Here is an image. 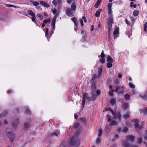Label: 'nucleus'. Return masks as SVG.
Instances as JSON below:
<instances>
[{
  "label": "nucleus",
  "instance_id": "f704fd0d",
  "mask_svg": "<svg viewBox=\"0 0 147 147\" xmlns=\"http://www.w3.org/2000/svg\"><path fill=\"white\" fill-rule=\"evenodd\" d=\"M100 2L101 0H98L97 3L94 5V7H97L99 5Z\"/></svg>",
  "mask_w": 147,
  "mask_h": 147
},
{
  "label": "nucleus",
  "instance_id": "0eeeda50",
  "mask_svg": "<svg viewBox=\"0 0 147 147\" xmlns=\"http://www.w3.org/2000/svg\"><path fill=\"white\" fill-rule=\"evenodd\" d=\"M100 56L101 58L100 60V62L102 63H104L105 62V59L104 58L105 57V55L104 54L103 50L102 51L101 53Z\"/></svg>",
  "mask_w": 147,
  "mask_h": 147
},
{
  "label": "nucleus",
  "instance_id": "39448f33",
  "mask_svg": "<svg viewBox=\"0 0 147 147\" xmlns=\"http://www.w3.org/2000/svg\"><path fill=\"white\" fill-rule=\"evenodd\" d=\"M19 123V119L18 118L13 119L12 121L13 127H16Z\"/></svg>",
  "mask_w": 147,
  "mask_h": 147
},
{
  "label": "nucleus",
  "instance_id": "c756f323",
  "mask_svg": "<svg viewBox=\"0 0 147 147\" xmlns=\"http://www.w3.org/2000/svg\"><path fill=\"white\" fill-rule=\"evenodd\" d=\"M119 32V29L117 28H116L113 32V35L115 36L116 34H117Z\"/></svg>",
  "mask_w": 147,
  "mask_h": 147
},
{
  "label": "nucleus",
  "instance_id": "5fc2aeb1",
  "mask_svg": "<svg viewBox=\"0 0 147 147\" xmlns=\"http://www.w3.org/2000/svg\"><path fill=\"white\" fill-rule=\"evenodd\" d=\"M101 24L100 23H99L98 24V28L96 29V30H97L98 31L99 30H100V28Z\"/></svg>",
  "mask_w": 147,
  "mask_h": 147
},
{
  "label": "nucleus",
  "instance_id": "ea45409f",
  "mask_svg": "<svg viewBox=\"0 0 147 147\" xmlns=\"http://www.w3.org/2000/svg\"><path fill=\"white\" fill-rule=\"evenodd\" d=\"M96 77H97V76L96 74H94V75H92V78L91 80V81H94L95 80V79L96 78Z\"/></svg>",
  "mask_w": 147,
  "mask_h": 147
},
{
  "label": "nucleus",
  "instance_id": "5701e85b",
  "mask_svg": "<svg viewBox=\"0 0 147 147\" xmlns=\"http://www.w3.org/2000/svg\"><path fill=\"white\" fill-rule=\"evenodd\" d=\"M146 94L143 95H140V96L141 97L143 98L144 99H147V92H146Z\"/></svg>",
  "mask_w": 147,
  "mask_h": 147
},
{
  "label": "nucleus",
  "instance_id": "37998d69",
  "mask_svg": "<svg viewBox=\"0 0 147 147\" xmlns=\"http://www.w3.org/2000/svg\"><path fill=\"white\" fill-rule=\"evenodd\" d=\"M107 121L109 122H110L111 121V119L110 115H107Z\"/></svg>",
  "mask_w": 147,
  "mask_h": 147
},
{
  "label": "nucleus",
  "instance_id": "a211bd4d",
  "mask_svg": "<svg viewBox=\"0 0 147 147\" xmlns=\"http://www.w3.org/2000/svg\"><path fill=\"white\" fill-rule=\"evenodd\" d=\"M102 71V68L100 67L98 69V77L100 78L101 76Z\"/></svg>",
  "mask_w": 147,
  "mask_h": 147
},
{
  "label": "nucleus",
  "instance_id": "3c124183",
  "mask_svg": "<svg viewBox=\"0 0 147 147\" xmlns=\"http://www.w3.org/2000/svg\"><path fill=\"white\" fill-rule=\"evenodd\" d=\"M97 96V95H96V94L92 93V97H93V98L94 99V100H95L96 99V97Z\"/></svg>",
  "mask_w": 147,
  "mask_h": 147
},
{
  "label": "nucleus",
  "instance_id": "bb28decb",
  "mask_svg": "<svg viewBox=\"0 0 147 147\" xmlns=\"http://www.w3.org/2000/svg\"><path fill=\"white\" fill-rule=\"evenodd\" d=\"M72 20L74 23L75 25L76 26L78 25V22L76 20V18H71Z\"/></svg>",
  "mask_w": 147,
  "mask_h": 147
},
{
  "label": "nucleus",
  "instance_id": "9d476101",
  "mask_svg": "<svg viewBox=\"0 0 147 147\" xmlns=\"http://www.w3.org/2000/svg\"><path fill=\"white\" fill-rule=\"evenodd\" d=\"M30 119H29L28 121L24 124V129H28L30 126Z\"/></svg>",
  "mask_w": 147,
  "mask_h": 147
},
{
  "label": "nucleus",
  "instance_id": "b1692460",
  "mask_svg": "<svg viewBox=\"0 0 147 147\" xmlns=\"http://www.w3.org/2000/svg\"><path fill=\"white\" fill-rule=\"evenodd\" d=\"M124 98L125 100H129L130 99V95L128 94H125Z\"/></svg>",
  "mask_w": 147,
  "mask_h": 147
},
{
  "label": "nucleus",
  "instance_id": "f8f14e48",
  "mask_svg": "<svg viewBox=\"0 0 147 147\" xmlns=\"http://www.w3.org/2000/svg\"><path fill=\"white\" fill-rule=\"evenodd\" d=\"M123 145L125 147H138L136 146H130L127 141H125L123 143Z\"/></svg>",
  "mask_w": 147,
  "mask_h": 147
},
{
  "label": "nucleus",
  "instance_id": "423d86ee",
  "mask_svg": "<svg viewBox=\"0 0 147 147\" xmlns=\"http://www.w3.org/2000/svg\"><path fill=\"white\" fill-rule=\"evenodd\" d=\"M73 10L71 9L68 8L66 11V14L69 16H74V12Z\"/></svg>",
  "mask_w": 147,
  "mask_h": 147
},
{
  "label": "nucleus",
  "instance_id": "680f3d73",
  "mask_svg": "<svg viewBox=\"0 0 147 147\" xmlns=\"http://www.w3.org/2000/svg\"><path fill=\"white\" fill-rule=\"evenodd\" d=\"M49 30L48 28H47L46 29V36H48V31H49Z\"/></svg>",
  "mask_w": 147,
  "mask_h": 147
},
{
  "label": "nucleus",
  "instance_id": "864d4df0",
  "mask_svg": "<svg viewBox=\"0 0 147 147\" xmlns=\"http://www.w3.org/2000/svg\"><path fill=\"white\" fill-rule=\"evenodd\" d=\"M120 88V87L117 86L116 87V88L115 89V92H117L118 90Z\"/></svg>",
  "mask_w": 147,
  "mask_h": 147
},
{
  "label": "nucleus",
  "instance_id": "f03ea898",
  "mask_svg": "<svg viewBox=\"0 0 147 147\" xmlns=\"http://www.w3.org/2000/svg\"><path fill=\"white\" fill-rule=\"evenodd\" d=\"M87 94L86 93H84L83 95V100L82 101V105L84 106L85 104L86 99H88L89 100H94L92 97H86Z\"/></svg>",
  "mask_w": 147,
  "mask_h": 147
},
{
  "label": "nucleus",
  "instance_id": "f257e3e1",
  "mask_svg": "<svg viewBox=\"0 0 147 147\" xmlns=\"http://www.w3.org/2000/svg\"><path fill=\"white\" fill-rule=\"evenodd\" d=\"M113 16L112 15L109 16L107 20V23L108 26L109 31L112 27V24L113 23Z\"/></svg>",
  "mask_w": 147,
  "mask_h": 147
},
{
  "label": "nucleus",
  "instance_id": "79ce46f5",
  "mask_svg": "<svg viewBox=\"0 0 147 147\" xmlns=\"http://www.w3.org/2000/svg\"><path fill=\"white\" fill-rule=\"evenodd\" d=\"M96 143H99L101 142V137H98V138L96 140Z\"/></svg>",
  "mask_w": 147,
  "mask_h": 147
},
{
  "label": "nucleus",
  "instance_id": "4be33fe9",
  "mask_svg": "<svg viewBox=\"0 0 147 147\" xmlns=\"http://www.w3.org/2000/svg\"><path fill=\"white\" fill-rule=\"evenodd\" d=\"M55 20L56 19L55 18H53L52 20V24L53 26V30L55 29Z\"/></svg>",
  "mask_w": 147,
  "mask_h": 147
},
{
  "label": "nucleus",
  "instance_id": "393cba45",
  "mask_svg": "<svg viewBox=\"0 0 147 147\" xmlns=\"http://www.w3.org/2000/svg\"><path fill=\"white\" fill-rule=\"evenodd\" d=\"M101 9H98L96 11L95 14V16L96 17H98L100 15V13L101 12Z\"/></svg>",
  "mask_w": 147,
  "mask_h": 147
},
{
  "label": "nucleus",
  "instance_id": "72a5a7b5",
  "mask_svg": "<svg viewBox=\"0 0 147 147\" xmlns=\"http://www.w3.org/2000/svg\"><path fill=\"white\" fill-rule=\"evenodd\" d=\"M112 63L108 62L107 63V67L108 68H110L112 67Z\"/></svg>",
  "mask_w": 147,
  "mask_h": 147
},
{
  "label": "nucleus",
  "instance_id": "c9c22d12",
  "mask_svg": "<svg viewBox=\"0 0 147 147\" xmlns=\"http://www.w3.org/2000/svg\"><path fill=\"white\" fill-rule=\"evenodd\" d=\"M108 13L109 15V16L112 15L113 16V15L112 14V11L111 8L108 9Z\"/></svg>",
  "mask_w": 147,
  "mask_h": 147
},
{
  "label": "nucleus",
  "instance_id": "1a4fd4ad",
  "mask_svg": "<svg viewBox=\"0 0 147 147\" xmlns=\"http://www.w3.org/2000/svg\"><path fill=\"white\" fill-rule=\"evenodd\" d=\"M126 140L127 141H133L134 140L135 137L132 135H128L126 137Z\"/></svg>",
  "mask_w": 147,
  "mask_h": 147
},
{
  "label": "nucleus",
  "instance_id": "09e8293b",
  "mask_svg": "<svg viewBox=\"0 0 147 147\" xmlns=\"http://www.w3.org/2000/svg\"><path fill=\"white\" fill-rule=\"evenodd\" d=\"M147 28V22H146L145 23L144 25V31L146 30V29Z\"/></svg>",
  "mask_w": 147,
  "mask_h": 147
},
{
  "label": "nucleus",
  "instance_id": "6ab92c4d",
  "mask_svg": "<svg viewBox=\"0 0 147 147\" xmlns=\"http://www.w3.org/2000/svg\"><path fill=\"white\" fill-rule=\"evenodd\" d=\"M128 105L129 104L128 103L124 102L122 105V107L124 109H126L127 108Z\"/></svg>",
  "mask_w": 147,
  "mask_h": 147
},
{
  "label": "nucleus",
  "instance_id": "69168bd1",
  "mask_svg": "<svg viewBox=\"0 0 147 147\" xmlns=\"http://www.w3.org/2000/svg\"><path fill=\"white\" fill-rule=\"evenodd\" d=\"M82 19L83 20H84V22H87V20H86V17H85V16H83L82 17Z\"/></svg>",
  "mask_w": 147,
  "mask_h": 147
},
{
  "label": "nucleus",
  "instance_id": "20e7f679",
  "mask_svg": "<svg viewBox=\"0 0 147 147\" xmlns=\"http://www.w3.org/2000/svg\"><path fill=\"white\" fill-rule=\"evenodd\" d=\"M6 133L8 136L11 142H13L14 139V135L13 133L12 132H9L7 131L6 132Z\"/></svg>",
  "mask_w": 147,
  "mask_h": 147
},
{
  "label": "nucleus",
  "instance_id": "13d9d810",
  "mask_svg": "<svg viewBox=\"0 0 147 147\" xmlns=\"http://www.w3.org/2000/svg\"><path fill=\"white\" fill-rule=\"evenodd\" d=\"M142 142V139L140 138H139V139L137 141V142L139 144H140Z\"/></svg>",
  "mask_w": 147,
  "mask_h": 147
},
{
  "label": "nucleus",
  "instance_id": "9b49d317",
  "mask_svg": "<svg viewBox=\"0 0 147 147\" xmlns=\"http://www.w3.org/2000/svg\"><path fill=\"white\" fill-rule=\"evenodd\" d=\"M139 111L141 113H143L145 116H147V108H145L144 109H140Z\"/></svg>",
  "mask_w": 147,
  "mask_h": 147
},
{
  "label": "nucleus",
  "instance_id": "6e6d98bb",
  "mask_svg": "<svg viewBox=\"0 0 147 147\" xmlns=\"http://www.w3.org/2000/svg\"><path fill=\"white\" fill-rule=\"evenodd\" d=\"M7 6L8 7H15V8L17 7H16L15 6L13 5H7Z\"/></svg>",
  "mask_w": 147,
  "mask_h": 147
},
{
  "label": "nucleus",
  "instance_id": "473e14b6",
  "mask_svg": "<svg viewBox=\"0 0 147 147\" xmlns=\"http://www.w3.org/2000/svg\"><path fill=\"white\" fill-rule=\"evenodd\" d=\"M115 100L114 98L111 99L110 101V103L112 105H113L115 103Z\"/></svg>",
  "mask_w": 147,
  "mask_h": 147
},
{
  "label": "nucleus",
  "instance_id": "aec40b11",
  "mask_svg": "<svg viewBox=\"0 0 147 147\" xmlns=\"http://www.w3.org/2000/svg\"><path fill=\"white\" fill-rule=\"evenodd\" d=\"M111 123L109 124V125L111 126L116 125L117 124V122L114 120L111 121Z\"/></svg>",
  "mask_w": 147,
  "mask_h": 147
},
{
  "label": "nucleus",
  "instance_id": "e2e57ef3",
  "mask_svg": "<svg viewBox=\"0 0 147 147\" xmlns=\"http://www.w3.org/2000/svg\"><path fill=\"white\" fill-rule=\"evenodd\" d=\"M32 16V20L33 22H34L35 20V15L34 16Z\"/></svg>",
  "mask_w": 147,
  "mask_h": 147
},
{
  "label": "nucleus",
  "instance_id": "a19ab883",
  "mask_svg": "<svg viewBox=\"0 0 147 147\" xmlns=\"http://www.w3.org/2000/svg\"><path fill=\"white\" fill-rule=\"evenodd\" d=\"M102 133V130L101 129H100L99 130L98 137H101Z\"/></svg>",
  "mask_w": 147,
  "mask_h": 147
},
{
  "label": "nucleus",
  "instance_id": "c85d7f7f",
  "mask_svg": "<svg viewBox=\"0 0 147 147\" xmlns=\"http://www.w3.org/2000/svg\"><path fill=\"white\" fill-rule=\"evenodd\" d=\"M80 121H81L82 123H84V124H86V121L85 119L83 118H80L79 119Z\"/></svg>",
  "mask_w": 147,
  "mask_h": 147
},
{
  "label": "nucleus",
  "instance_id": "a878e982",
  "mask_svg": "<svg viewBox=\"0 0 147 147\" xmlns=\"http://www.w3.org/2000/svg\"><path fill=\"white\" fill-rule=\"evenodd\" d=\"M27 12L31 16H34L35 15V13L33 12L32 10H28Z\"/></svg>",
  "mask_w": 147,
  "mask_h": 147
},
{
  "label": "nucleus",
  "instance_id": "4d7b16f0",
  "mask_svg": "<svg viewBox=\"0 0 147 147\" xmlns=\"http://www.w3.org/2000/svg\"><path fill=\"white\" fill-rule=\"evenodd\" d=\"M38 17L40 18V19L41 20H42L43 18V17L42 15L40 14H38Z\"/></svg>",
  "mask_w": 147,
  "mask_h": 147
},
{
  "label": "nucleus",
  "instance_id": "2eb2a0df",
  "mask_svg": "<svg viewBox=\"0 0 147 147\" xmlns=\"http://www.w3.org/2000/svg\"><path fill=\"white\" fill-rule=\"evenodd\" d=\"M106 61L108 62L113 63V59L109 55L107 56V58Z\"/></svg>",
  "mask_w": 147,
  "mask_h": 147
},
{
  "label": "nucleus",
  "instance_id": "a18cd8bd",
  "mask_svg": "<svg viewBox=\"0 0 147 147\" xmlns=\"http://www.w3.org/2000/svg\"><path fill=\"white\" fill-rule=\"evenodd\" d=\"M25 112L26 113L28 114H30L31 113L30 111L28 108H27L25 109Z\"/></svg>",
  "mask_w": 147,
  "mask_h": 147
},
{
  "label": "nucleus",
  "instance_id": "58836bf2",
  "mask_svg": "<svg viewBox=\"0 0 147 147\" xmlns=\"http://www.w3.org/2000/svg\"><path fill=\"white\" fill-rule=\"evenodd\" d=\"M134 126L136 129H140V127L139 126V124L138 123H135Z\"/></svg>",
  "mask_w": 147,
  "mask_h": 147
},
{
  "label": "nucleus",
  "instance_id": "7c9ffc66",
  "mask_svg": "<svg viewBox=\"0 0 147 147\" xmlns=\"http://www.w3.org/2000/svg\"><path fill=\"white\" fill-rule=\"evenodd\" d=\"M66 141H63L62 142L61 145V147H66Z\"/></svg>",
  "mask_w": 147,
  "mask_h": 147
},
{
  "label": "nucleus",
  "instance_id": "e433bc0d",
  "mask_svg": "<svg viewBox=\"0 0 147 147\" xmlns=\"http://www.w3.org/2000/svg\"><path fill=\"white\" fill-rule=\"evenodd\" d=\"M80 125V124L79 123H76L73 126V128L74 129H77L79 126Z\"/></svg>",
  "mask_w": 147,
  "mask_h": 147
},
{
  "label": "nucleus",
  "instance_id": "412c9836",
  "mask_svg": "<svg viewBox=\"0 0 147 147\" xmlns=\"http://www.w3.org/2000/svg\"><path fill=\"white\" fill-rule=\"evenodd\" d=\"M71 9L73 10V11H75L76 9V6L75 3L72 4L71 6Z\"/></svg>",
  "mask_w": 147,
  "mask_h": 147
},
{
  "label": "nucleus",
  "instance_id": "774afa93",
  "mask_svg": "<svg viewBox=\"0 0 147 147\" xmlns=\"http://www.w3.org/2000/svg\"><path fill=\"white\" fill-rule=\"evenodd\" d=\"M96 94L97 95H99L100 93V90H96Z\"/></svg>",
  "mask_w": 147,
  "mask_h": 147
},
{
  "label": "nucleus",
  "instance_id": "49530a36",
  "mask_svg": "<svg viewBox=\"0 0 147 147\" xmlns=\"http://www.w3.org/2000/svg\"><path fill=\"white\" fill-rule=\"evenodd\" d=\"M59 131H58V130H57L56 131H55L53 132V135H54L56 136H58V134H59Z\"/></svg>",
  "mask_w": 147,
  "mask_h": 147
},
{
  "label": "nucleus",
  "instance_id": "0e129e2a",
  "mask_svg": "<svg viewBox=\"0 0 147 147\" xmlns=\"http://www.w3.org/2000/svg\"><path fill=\"white\" fill-rule=\"evenodd\" d=\"M74 117L75 119L76 120L78 119V115H77L76 113H75L74 115Z\"/></svg>",
  "mask_w": 147,
  "mask_h": 147
},
{
  "label": "nucleus",
  "instance_id": "4468645a",
  "mask_svg": "<svg viewBox=\"0 0 147 147\" xmlns=\"http://www.w3.org/2000/svg\"><path fill=\"white\" fill-rule=\"evenodd\" d=\"M81 132V129H78L77 130L75 133L74 136H75L76 138L80 134Z\"/></svg>",
  "mask_w": 147,
  "mask_h": 147
},
{
  "label": "nucleus",
  "instance_id": "de8ad7c7",
  "mask_svg": "<svg viewBox=\"0 0 147 147\" xmlns=\"http://www.w3.org/2000/svg\"><path fill=\"white\" fill-rule=\"evenodd\" d=\"M129 87L132 88H135V86L131 83L130 82L129 83Z\"/></svg>",
  "mask_w": 147,
  "mask_h": 147
},
{
  "label": "nucleus",
  "instance_id": "603ef678",
  "mask_svg": "<svg viewBox=\"0 0 147 147\" xmlns=\"http://www.w3.org/2000/svg\"><path fill=\"white\" fill-rule=\"evenodd\" d=\"M50 22H51V20L49 19L46 20H45L43 21V22L44 23H45V24H46L47 23Z\"/></svg>",
  "mask_w": 147,
  "mask_h": 147
},
{
  "label": "nucleus",
  "instance_id": "4c0bfd02",
  "mask_svg": "<svg viewBox=\"0 0 147 147\" xmlns=\"http://www.w3.org/2000/svg\"><path fill=\"white\" fill-rule=\"evenodd\" d=\"M92 91H95V90H96V86L95 84V83H94V84H92Z\"/></svg>",
  "mask_w": 147,
  "mask_h": 147
},
{
  "label": "nucleus",
  "instance_id": "2f4dec72",
  "mask_svg": "<svg viewBox=\"0 0 147 147\" xmlns=\"http://www.w3.org/2000/svg\"><path fill=\"white\" fill-rule=\"evenodd\" d=\"M139 11L138 10H135L133 11V14L135 16H137L138 15Z\"/></svg>",
  "mask_w": 147,
  "mask_h": 147
},
{
  "label": "nucleus",
  "instance_id": "cd10ccee",
  "mask_svg": "<svg viewBox=\"0 0 147 147\" xmlns=\"http://www.w3.org/2000/svg\"><path fill=\"white\" fill-rule=\"evenodd\" d=\"M31 3L35 6H37L39 5V3L37 1H34L32 0L31 1Z\"/></svg>",
  "mask_w": 147,
  "mask_h": 147
},
{
  "label": "nucleus",
  "instance_id": "f3484780",
  "mask_svg": "<svg viewBox=\"0 0 147 147\" xmlns=\"http://www.w3.org/2000/svg\"><path fill=\"white\" fill-rule=\"evenodd\" d=\"M40 4L42 5L43 6L46 7L47 8L49 7V5L48 4H47V3L44 1H40Z\"/></svg>",
  "mask_w": 147,
  "mask_h": 147
},
{
  "label": "nucleus",
  "instance_id": "ddd939ff",
  "mask_svg": "<svg viewBox=\"0 0 147 147\" xmlns=\"http://www.w3.org/2000/svg\"><path fill=\"white\" fill-rule=\"evenodd\" d=\"M8 112L6 111L3 112L1 114H0V118L3 117H5L7 114Z\"/></svg>",
  "mask_w": 147,
  "mask_h": 147
},
{
  "label": "nucleus",
  "instance_id": "dca6fc26",
  "mask_svg": "<svg viewBox=\"0 0 147 147\" xmlns=\"http://www.w3.org/2000/svg\"><path fill=\"white\" fill-rule=\"evenodd\" d=\"M129 116L130 115L128 112H127L123 115V117L125 119L129 118Z\"/></svg>",
  "mask_w": 147,
  "mask_h": 147
},
{
  "label": "nucleus",
  "instance_id": "bf43d9fd",
  "mask_svg": "<svg viewBox=\"0 0 147 147\" xmlns=\"http://www.w3.org/2000/svg\"><path fill=\"white\" fill-rule=\"evenodd\" d=\"M134 122L135 123H138L139 122V120L138 119H134Z\"/></svg>",
  "mask_w": 147,
  "mask_h": 147
},
{
  "label": "nucleus",
  "instance_id": "052dcab7",
  "mask_svg": "<svg viewBox=\"0 0 147 147\" xmlns=\"http://www.w3.org/2000/svg\"><path fill=\"white\" fill-rule=\"evenodd\" d=\"M112 3H109L108 5V9L111 8Z\"/></svg>",
  "mask_w": 147,
  "mask_h": 147
},
{
  "label": "nucleus",
  "instance_id": "6e6552de",
  "mask_svg": "<svg viewBox=\"0 0 147 147\" xmlns=\"http://www.w3.org/2000/svg\"><path fill=\"white\" fill-rule=\"evenodd\" d=\"M121 117V115L119 112H115V114L113 115L114 119H118L119 120H120Z\"/></svg>",
  "mask_w": 147,
  "mask_h": 147
},
{
  "label": "nucleus",
  "instance_id": "8fccbe9b",
  "mask_svg": "<svg viewBox=\"0 0 147 147\" xmlns=\"http://www.w3.org/2000/svg\"><path fill=\"white\" fill-rule=\"evenodd\" d=\"M128 131V128L127 127H124L123 128L122 131L123 132H126Z\"/></svg>",
  "mask_w": 147,
  "mask_h": 147
},
{
  "label": "nucleus",
  "instance_id": "338daca9",
  "mask_svg": "<svg viewBox=\"0 0 147 147\" xmlns=\"http://www.w3.org/2000/svg\"><path fill=\"white\" fill-rule=\"evenodd\" d=\"M53 3L55 5H57V2L56 0H53L52 1Z\"/></svg>",
  "mask_w": 147,
  "mask_h": 147
},
{
  "label": "nucleus",
  "instance_id": "7ed1b4c3",
  "mask_svg": "<svg viewBox=\"0 0 147 147\" xmlns=\"http://www.w3.org/2000/svg\"><path fill=\"white\" fill-rule=\"evenodd\" d=\"M75 136H73L70 139L69 141V144L72 146L75 145L77 142V139Z\"/></svg>",
  "mask_w": 147,
  "mask_h": 147
},
{
  "label": "nucleus",
  "instance_id": "c03bdc74",
  "mask_svg": "<svg viewBox=\"0 0 147 147\" xmlns=\"http://www.w3.org/2000/svg\"><path fill=\"white\" fill-rule=\"evenodd\" d=\"M107 121L109 122H110L111 121V119L110 115H107Z\"/></svg>",
  "mask_w": 147,
  "mask_h": 147
}]
</instances>
